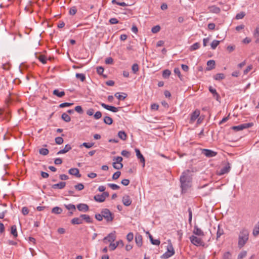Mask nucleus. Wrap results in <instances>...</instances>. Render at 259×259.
Wrapping results in <instances>:
<instances>
[{"label":"nucleus","instance_id":"nucleus-40","mask_svg":"<svg viewBox=\"0 0 259 259\" xmlns=\"http://www.w3.org/2000/svg\"><path fill=\"white\" fill-rule=\"evenodd\" d=\"M76 77L77 79H80L81 81H83L85 79V76L84 74H83L82 73H76Z\"/></svg>","mask_w":259,"mask_h":259},{"label":"nucleus","instance_id":"nucleus-49","mask_svg":"<svg viewBox=\"0 0 259 259\" xmlns=\"http://www.w3.org/2000/svg\"><path fill=\"white\" fill-rule=\"evenodd\" d=\"M108 186L113 190H118L119 189V186L114 184H108Z\"/></svg>","mask_w":259,"mask_h":259},{"label":"nucleus","instance_id":"nucleus-63","mask_svg":"<svg viewBox=\"0 0 259 259\" xmlns=\"http://www.w3.org/2000/svg\"><path fill=\"white\" fill-rule=\"evenodd\" d=\"M113 62V59L111 57L106 58L105 63L106 64H112Z\"/></svg>","mask_w":259,"mask_h":259},{"label":"nucleus","instance_id":"nucleus-28","mask_svg":"<svg viewBox=\"0 0 259 259\" xmlns=\"http://www.w3.org/2000/svg\"><path fill=\"white\" fill-rule=\"evenodd\" d=\"M66 208L67 209L69 210H71L70 213V214H72L73 213V211H74L76 210V207L74 205L72 204H69L68 205H66Z\"/></svg>","mask_w":259,"mask_h":259},{"label":"nucleus","instance_id":"nucleus-61","mask_svg":"<svg viewBox=\"0 0 259 259\" xmlns=\"http://www.w3.org/2000/svg\"><path fill=\"white\" fill-rule=\"evenodd\" d=\"M150 242L152 244L155 245H159L160 243V241L159 239H152L151 241H150Z\"/></svg>","mask_w":259,"mask_h":259},{"label":"nucleus","instance_id":"nucleus-2","mask_svg":"<svg viewBox=\"0 0 259 259\" xmlns=\"http://www.w3.org/2000/svg\"><path fill=\"white\" fill-rule=\"evenodd\" d=\"M249 231L245 228H243L239 232L238 236V247L241 248L248 240Z\"/></svg>","mask_w":259,"mask_h":259},{"label":"nucleus","instance_id":"nucleus-9","mask_svg":"<svg viewBox=\"0 0 259 259\" xmlns=\"http://www.w3.org/2000/svg\"><path fill=\"white\" fill-rule=\"evenodd\" d=\"M135 152H136V156H137V158L143 163V167H144L145 164V160L144 157L141 154V153L139 149L136 148Z\"/></svg>","mask_w":259,"mask_h":259},{"label":"nucleus","instance_id":"nucleus-47","mask_svg":"<svg viewBox=\"0 0 259 259\" xmlns=\"http://www.w3.org/2000/svg\"><path fill=\"white\" fill-rule=\"evenodd\" d=\"M139 70V66L137 64H134L132 66V71L134 73H136Z\"/></svg>","mask_w":259,"mask_h":259},{"label":"nucleus","instance_id":"nucleus-52","mask_svg":"<svg viewBox=\"0 0 259 259\" xmlns=\"http://www.w3.org/2000/svg\"><path fill=\"white\" fill-rule=\"evenodd\" d=\"M134 238V234L133 233L130 232L126 235V239L128 241L131 242L133 240Z\"/></svg>","mask_w":259,"mask_h":259},{"label":"nucleus","instance_id":"nucleus-46","mask_svg":"<svg viewBox=\"0 0 259 259\" xmlns=\"http://www.w3.org/2000/svg\"><path fill=\"white\" fill-rule=\"evenodd\" d=\"M160 27L159 25H156V26H155L153 27H152V28L151 29V31L153 33H155L159 32L160 31Z\"/></svg>","mask_w":259,"mask_h":259},{"label":"nucleus","instance_id":"nucleus-20","mask_svg":"<svg viewBox=\"0 0 259 259\" xmlns=\"http://www.w3.org/2000/svg\"><path fill=\"white\" fill-rule=\"evenodd\" d=\"M80 217L82 219V222L84 221L87 223H91L93 222L92 219L88 214H81Z\"/></svg>","mask_w":259,"mask_h":259},{"label":"nucleus","instance_id":"nucleus-19","mask_svg":"<svg viewBox=\"0 0 259 259\" xmlns=\"http://www.w3.org/2000/svg\"><path fill=\"white\" fill-rule=\"evenodd\" d=\"M135 241L138 246H141L142 245V236L139 234H137L135 237Z\"/></svg>","mask_w":259,"mask_h":259},{"label":"nucleus","instance_id":"nucleus-36","mask_svg":"<svg viewBox=\"0 0 259 259\" xmlns=\"http://www.w3.org/2000/svg\"><path fill=\"white\" fill-rule=\"evenodd\" d=\"M113 167L116 169H120L123 167V164L122 163H118L116 162H113Z\"/></svg>","mask_w":259,"mask_h":259},{"label":"nucleus","instance_id":"nucleus-16","mask_svg":"<svg viewBox=\"0 0 259 259\" xmlns=\"http://www.w3.org/2000/svg\"><path fill=\"white\" fill-rule=\"evenodd\" d=\"M122 202L125 206H130L132 203V200L128 195H125L122 198Z\"/></svg>","mask_w":259,"mask_h":259},{"label":"nucleus","instance_id":"nucleus-15","mask_svg":"<svg viewBox=\"0 0 259 259\" xmlns=\"http://www.w3.org/2000/svg\"><path fill=\"white\" fill-rule=\"evenodd\" d=\"M199 115H200V111L199 110H196L194 111L191 114L190 122L191 123L194 122L196 120V119L198 117Z\"/></svg>","mask_w":259,"mask_h":259},{"label":"nucleus","instance_id":"nucleus-25","mask_svg":"<svg viewBox=\"0 0 259 259\" xmlns=\"http://www.w3.org/2000/svg\"><path fill=\"white\" fill-rule=\"evenodd\" d=\"M53 94L58 97H62L65 95V92L63 91H60L56 89L53 91Z\"/></svg>","mask_w":259,"mask_h":259},{"label":"nucleus","instance_id":"nucleus-27","mask_svg":"<svg viewBox=\"0 0 259 259\" xmlns=\"http://www.w3.org/2000/svg\"><path fill=\"white\" fill-rule=\"evenodd\" d=\"M224 234V230L222 228H221L220 226H218V229L217 232V239L218 240L219 238Z\"/></svg>","mask_w":259,"mask_h":259},{"label":"nucleus","instance_id":"nucleus-38","mask_svg":"<svg viewBox=\"0 0 259 259\" xmlns=\"http://www.w3.org/2000/svg\"><path fill=\"white\" fill-rule=\"evenodd\" d=\"M220 42V41L217 40H214L212 41V42L211 43V48L214 50L216 49L217 46L219 45Z\"/></svg>","mask_w":259,"mask_h":259},{"label":"nucleus","instance_id":"nucleus-55","mask_svg":"<svg viewBox=\"0 0 259 259\" xmlns=\"http://www.w3.org/2000/svg\"><path fill=\"white\" fill-rule=\"evenodd\" d=\"M253 36L254 37H259V25L256 27V28L253 32Z\"/></svg>","mask_w":259,"mask_h":259},{"label":"nucleus","instance_id":"nucleus-31","mask_svg":"<svg viewBox=\"0 0 259 259\" xmlns=\"http://www.w3.org/2000/svg\"><path fill=\"white\" fill-rule=\"evenodd\" d=\"M118 136L122 140H125L127 138L126 134L123 131H119L118 133Z\"/></svg>","mask_w":259,"mask_h":259},{"label":"nucleus","instance_id":"nucleus-39","mask_svg":"<svg viewBox=\"0 0 259 259\" xmlns=\"http://www.w3.org/2000/svg\"><path fill=\"white\" fill-rule=\"evenodd\" d=\"M210 11L212 13L218 14L221 12V9L216 6H212L210 8Z\"/></svg>","mask_w":259,"mask_h":259},{"label":"nucleus","instance_id":"nucleus-59","mask_svg":"<svg viewBox=\"0 0 259 259\" xmlns=\"http://www.w3.org/2000/svg\"><path fill=\"white\" fill-rule=\"evenodd\" d=\"M114 161H115V162H117L118 163H121V161L123 160V158L122 157L120 156H117L116 157H114L113 159Z\"/></svg>","mask_w":259,"mask_h":259},{"label":"nucleus","instance_id":"nucleus-54","mask_svg":"<svg viewBox=\"0 0 259 259\" xmlns=\"http://www.w3.org/2000/svg\"><path fill=\"white\" fill-rule=\"evenodd\" d=\"M245 14L244 12H241L240 13H238L236 16V19H241L245 16Z\"/></svg>","mask_w":259,"mask_h":259},{"label":"nucleus","instance_id":"nucleus-33","mask_svg":"<svg viewBox=\"0 0 259 259\" xmlns=\"http://www.w3.org/2000/svg\"><path fill=\"white\" fill-rule=\"evenodd\" d=\"M104 122L108 125H110L113 122L112 119L109 116H105L104 118Z\"/></svg>","mask_w":259,"mask_h":259},{"label":"nucleus","instance_id":"nucleus-8","mask_svg":"<svg viewBox=\"0 0 259 259\" xmlns=\"http://www.w3.org/2000/svg\"><path fill=\"white\" fill-rule=\"evenodd\" d=\"M101 106L103 107L104 108L108 110H109V111H111L113 112H117V111H119V109H120L121 108V107H115L114 106H109V105H106V104L105 103H100Z\"/></svg>","mask_w":259,"mask_h":259},{"label":"nucleus","instance_id":"nucleus-24","mask_svg":"<svg viewBox=\"0 0 259 259\" xmlns=\"http://www.w3.org/2000/svg\"><path fill=\"white\" fill-rule=\"evenodd\" d=\"M11 234L13 235L14 238H16L18 236L17 227L16 225H13L11 228Z\"/></svg>","mask_w":259,"mask_h":259},{"label":"nucleus","instance_id":"nucleus-18","mask_svg":"<svg viewBox=\"0 0 259 259\" xmlns=\"http://www.w3.org/2000/svg\"><path fill=\"white\" fill-rule=\"evenodd\" d=\"M115 240V236L112 233L109 234L107 237L104 238V241L105 242H106V241H108V242H110L112 243V242L114 241Z\"/></svg>","mask_w":259,"mask_h":259},{"label":"nucleus","instance_id":"nucleus-5","mask_svg":"<svg viewBox=\"0 0 259 259\" xmlns=\"http://www.w3.org/2000/svg\"><path fill=\"white\" fill-rule=\"evenodd\" d=\"M190 240L191 243L196 246H204V243L203 242L202 240L199 237H197L196 236L192 235L190 237Z\"/></svg>","mask_w":259,"mask_h":259},{"label":"nucleus","instance_id":"nucleus-51","mask_svg":"<svg viewBox=\"0 0 259 259\" xmlns=\"http://www.w3.org/2000/svg\"><path fill=\"white\" fill-rule=\"evenodd\" d=\"M188 211L189 212V224H191L192 222V211L191 210V208H189L188 209Z\"/></svg>","mask_w":259,"mask_h":259},{"label":"nucleus","instance_id":"nucleus-45","mask_svg":"<svg viewBox=\"0 0 259 259\" xmlns=\"http://www.w3.org/2000/svg\"><path fill=\"white\" fill-rule=\"evenodd\" d=\"M247 255V252L246 251H241L238 256V259H242L245 257Z\"/></svg>","mask_w":259,"mask_h":259},{"label":"nucleus","instance_id":"nucleus-44","mask_svg":"<svg viewBox=\"0 0 259 259\" xmlns=\"http://www.w3.org/2000/svg\"><path fill=\"white\" fill-rule=\"evenodd\" d=\"M74 188H75V189L78 191H80L83 189L84 185L82 183H79L75 185Z\"/></svg>","mask_w":259,"mask_h":259},{"label":"nucleus","instance_id":"nucleus-43","mask_svg":"<svg viewBox=\"0 0 259 259\" xmlns=\"http://www.w3.org/2000/svg\"><path fill=\"white\" fill-rule=\"evenodd\" d=\"M112 3L113 4H116L119 6L122 7H125L127 6V5L124 2H117L116 0H112Z\"/></svg>","mask_w":259,"mask_h":259},{"label":"nucleus","instance_id":"nucleus-14","mask_svg":"<svg viewBox=\"0 0 259 259\" xmlns=\"http://www.w3.org/2000/svg\"><path fill=\"white\" fill-rule=\"evenodd\" d=\"M36 58H37L40 62L42 64H46L48 60V57L46 55L42 54H39L36 55Z\"/></svg>","mask_w":259,"mask_h":259},{"label":"nucleus","instance_id":"nucleus-50","mask_svg":"<svg viewBox=\"0 0 259 259\" xmlns=\"http://www.w3.org/2000/svg\"><path fill=\"white\" fill-rule=\"evenodd\" d=\"M121 154L122 156L126 157H129L131 155L130 152L125 150H122L121 151Z\"/></svg>","mask_w":259,"mask_h":259},{"label":"nucleus","instance_id":"nucleus-10","mask_svg":"<svg viewBox=\"0 0 259 259\" xmlns=\"http://www.w3.org/2000/svg\"><path fill=\"white\" fill-rule=\"evenodd\" d=\"M193 234L195 235H197L199 236H204V234L203 231L200 229L197 225H195L194 227V229L193 231Z\"/></svg>","mask_w":259,"mask_h":259},{"label":"nucleus","instance_id":"nucleus-37","mask_svg":"<svg viewBox=\"0 0 259 259\" xmlns=\"http://www.w3.org/2000/svg\"><path fill=\"white\" fill-rule=\"evenodd\" d=\"M200 47V44L199 42H195L192 45L190 48V51H193L197 50Z\"/></svg>","mask_w":259,"mask_h":259},{"label":"nucleus","instance_id":"nucleus-7","mask_svg":"<svg viewBox=\"0 0 259 259\" xmlns=\"http://www.w3.org/2000/svg\"><path fill=\"white\" fill-rule=\"evenodd\" d=\"M201 153L207 157H212L217 155V152L210 149H203Z\"/></svg>","mask_w":259,"mask_h":259},{"label":"nucleus","instance_id":"nucleus-56","mask_svg":"<svg viewBox=\"0 0 259 259\" xmlns=\"http://www.w3.org/2000/svg\"><path fill=\"white\" fill-rule=\"evenodd\" d=\"M75 111H76L77 112H78L79 114L83 113V110L82 109V107L80 106H77L75 107Z\"/></svg>","mask_w":259,"mask_h":259},{"label":"nucleus","instance_id":"nucleus-64","mask_svg":"<svg viewBox=\"0 0 259 259\" xmlns=\"http://www.w3.org/2000/svg\"><path fill=\"white\" fill-rule=\"evenodd\" d=\"M22 212L24 215H27L29 213V210L27 207H23L22 209Z\"/></svg>","mask_w":259,"mask_h":259},{"label":"nucleus","instance_id":"nucleus-26","mask_svg":"<svg viewBox=\"0 0 259 259\" xmlns=\"http://www.w3.org/2000/svg\"><path fill=\"white\" fill-rule=\"evenodd\" d=\"M65 187V182H60L59 183L54 184L52 188L53 189H62Z\"/></svg>","mask_w":259,"mask_h":259},{"label":"nucleus","instance_id":"nucleus-58","mask_svg":"<svg viewBox=\"0 0 259 259\" xmlns=\"http://www.w3.org/2000/svg\"><path fill=\"white\" fill-rule=\"evenodd\" d=\"M76 9L75 7H73L70 9L69 13L71 15H74L76 13Z\"/></svg>","mask_w":259,"mask_h":259},{"label":"nucleus","instance_id":"nucleus-34","mask_svg":"<svg viewBox=\"0 0 259 259\" xmlns=\"http://www.w3.org/2000/svg\"><path fill=\"white\" fill-rule=\"evenodd\" d=\"M171 74V72L168 69L163 70L162 73V77L164 78H168Z\"/></svg>","mask_w":259,"mask_h":259},{"label":"nucleus","instance_id":"nucleus-12","mask_svg":"<svg viewBox=\"0 0 259 259\" xmlns=\"http://www.w3.org/2000/svg\"><path fill=\"white\" fill-rule=\"evenodd\" d=\"M69 174L75 176L77 178H80L81 175L79 174V169L77 168H72L69 170Z\"/></svg>","mask_w":259,"mask_h":259},{"label":"nucleus","instance_id":"nucleus-21","mask_svg":"<svg viewBox=\"0 0 259 259\" xmlns=\"http://www.w3.org/2000/svg\"><path fill=\"white\" fill-rule=\"evenodd\" d=\"M71 223L73 225H80L83 223L82 220L80 215L78 218H74L71 220Z\"/></svg>","mask_w":259,"mask_h":259},{"label":"nucleus","instance_id":"nucleus-13","mask_svg":"<svg viewBox=\"0 0 259 259\" xmlns=\"http://www.w3.org/2000/svg\"><path fill=\"white\" fill-rule=\"evenodd\" d=\"M230 168L231 167L230 166V164L228 163L227 165H226L225 166L221 169V170L219 172V175H223L229 172L230 170Z\"/></svg>","mask_w":259,"mask_h":259},{"label":"nucleus","instance_id":"nucleus-53","mask_svg":"<svg viewBox=\"0 0 259 259\" xmlns=\"http://www.w3.org/2000/svg\"><path fill=\"white\" fill-rule=\"evenodd\" d=\"M102 117V113L100 111H97L94 115V117L95 119H99Z\"/></svg>","mask_w":259,"mask_h":259},{"label":"nucleus","instance_id":"nucleus-35","mask_svg":"<svg viewBox=\"0 0 259 259\" xmlns=\"http://www.w3.org/2000/svg\"><path fill=\"white\" fill-rule=\"evenodd\" d=\"M215 80H219L225 78V75L223 73H217L214 77Z\"/></svg>","mask_w":259,"mask_h":259},{"label":"nucleus","instance_id":"nucleus-57","mask_svg":"<svg viewBox=\"0 0 259 259\" xmlns=\"http://www.w3.org/2000/svg\"><path fill=\"white\" fill-rule=\"evenodd\" d=\"M55 142L57 144H61L63 142V139L62 137H57L55 138Z\"/></svg>","mask_w":259,"mask_h":259},{"label":"nucleus","instance_id":"nucleus-30","mask_svg":"<svg viewBox=\"0 0 259 259\" xmlns=\"http://www.w3.org/2000/svg\"><path fill=\"white\" fill-rule=\"evenodd\" d=\"M252 234L254 236L259 234V222L255 225L253 229Z\"/></svg>","mask_w":259,"mask_h":259},{"label":"nucleus","instance_id":"nucleus-17","mask_svg":"<svg viewBox=\"0 0 259 259\" xmlns=\"http://www.w3.org/2000/svg\"><path fill=\"white\" fill-rule=\"evenodd\" d=\"M209 92L213 95V97L217 100L219 101L220 98V96L219 94L217 93L215 89H213L212 87H209Z\"/></svg>","mask_w":259,"mask_h":259},{"label":"nucleus","instance_id":"nucleus-41","mask_svg":"<svg viewBox=\"0 0 259 259\" xmlns=\"http://www.w3.org/2000/svg\"><path fill=\"white\" fill-rule=\"evenodd\" d=\"M94 145V143H82V145H81L80 146V147H81V146H84L85 147H86L87 148H90L91 147H92Z\"/></svg>","mask_w":259,"mask_h":259},{"label":"nucleus","instance_id":"nucleus-1","mask_svg":"<svg viewBox=\"0 0 259 259\" xmlns=\"http://www.w3.org/2000/svg\"><path fill=\"white\" fill-rule=\"evenodd\" d=\"M192 178L189 170L184 171L180 178L182 192L185 193L192 186Z\"/></svg>","mask_w":259,"mask_h":259},{"label":"nucleus","instance_id":"nucleus-22","mask_svg":"<svg viewBox=\"0 0 259 259\" xmlns=\"http://www.w3.org/2000/svg\"><path fill=\"white\" fill-rule=\"evenodd\" d=\"M207 67L206 69L207 70H210L215 67V61L214 60H209L207 62Z\"/></svg>","mask_w":259,"mask_h":259},{"label":"nucleus","instance_id":"nucleus-32","mask_svg":"<svg viewBox=\"0 0 259 259\" xmlns=\"http://www.w3.org/2000/svg\"><path fill=\"white\" fill-rule=\"evenodd\" d=\"M114 96L119 100H123L126 97L127 95L125 93H122V95H120L118 93H116L115 94Z\"/></svg>","mask_w":259,"mask_h":259},{"label":"nucleus","instance_id":"nucleus-11","mask_svg":"<svg viewBox=\"0 0 259 259\" xmlns=\"http://www.w3.org/2000/svg\"><path fill=\"white\" fill-rule=\"evenodd\" d=\"M78 210L80 211L87 212L89 210V206L84 203H80L77 205Z\"/></svg>","mask_w":259,"mask_h":259},{"label":"nucleus","instance_id":"nucleus-6","mask_svg":"<svg viewBox=\"0 0 259 259\" xmlns=\"http://www.w3.org/2000/svg\"><path fill=\"white\" fill-rule=\"evenodd\" d=\"M253 125L252 123H246L240 124L237 126H234L232 127V129L234 131H239L243 130L245 128H247L251 127Z\"/></svg>","mask_w":259,"mask_h":259},{"label":"nucleus","instance_id":"nucleus-48","mask_svg":"<svg viewBox=\"0 0 259 259\" xmlns=\"http://www.w3.org/2000/svg\"><path fill=\"white\" fill-rule=\"evenodd\" d=\"M120 171H117L113 175L112 178L113 180H116L120 177Z\"/></svg>","mask_w":259,"mask_h":259},{"label":"nucleus","instance_id":"nucleus-60","mask_svg":"<svg viewBox=\"0 0 259 259\" xmlns=\"http://www.w3.org/2000/svg\"><path fill=\"white\" fill-rule=\"evenodd\" d=\"M224 259H231V254L229 252H225L223 255Z\"/></svg>","mask_w":259,"mask_h":259},{"label":"nucleus","instance_id":"nucleus-4","mask_svg":"<svg viewBox=\"0 0 259 259\" xmlns=\"http://www.w3.org/2000/svg\"><path fill=\"white\" fill-rule=\"evenodd\" d=\"M107 222H112L114 219L113 214L107 208L103 209L101 212Z\"/></svg>","mask_w":259,"mask_h":259},{"label":"nucleus","instance_id":"nucleus-42","mask_svg":"<svg viewBox=\"0 0 259 259\" xmlns=\"http://www.w3.org/2000/svg\"><path fill=\"white\" fill-rule=\"evenodd\" d=\"M39 153L43 155H47L49 153V150L46 148H41L39 149Z\"/></svg>","mask_w":259,"mask_h":259},{"label":"nucleus","instance_id":"nucleus-3","mask_svg":"<svg viewBox=\"0 0 259 259\" xmlns=\"http://www.w3.org/2000/svg\"><path fill=\"white\" fill-rule=\"evenodd\" d=\"M167 251L162 255L161 258L166 259L172 256L175 254V250L172 243L169 241L167 246Z\"/></svg>","mask_w":259,"mask_h":259},{"label":"nucleus","instance_id":"nucleus-29","mask_svg":"<svg viewBox=\"0 0 259 259\" xmlns=\"http://www.w3.org/2000/svg\"><path fill=\"white\" fill-rule=\"evenodd\" d=\"M63 211L61 208L59 207H55L52 210V212L54 214H60Z\"/></svg>","mask_w":259,"mask_h":259},{"label":"nucleus","instance_id":"nucleus-62","mask_svg":"<svg viewBox=\"0 0 259 259\" xmlns=\"http://www.w3.org/2000/svg\"><path fill=\"white\" fill-rule=\"evenodd\" d=\"M109 22L111 24H115L118 23V20L115 18H112L109 20Z\"/></svg>","mask_w":259,"mask_h":259},{"label":"nucleus","instance_id":"nucleus-23","mask_svg":"<svg viewBox=\"0 0 259 259\" xmlns=\"http://www.w3.org/2000/svg\"><path fill=\"white\" fill-rule=\"evenodd\" d=\"M94 199L96 201L99 202H103L105 200V198L103 197L102 194H98L95 195L94 197Z\"/></svg>","mask_w":259,"mask_h":259}]
</instances>
